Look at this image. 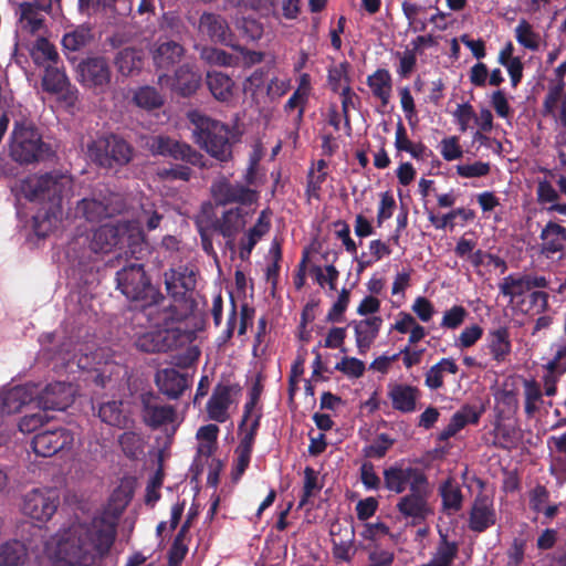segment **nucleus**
<instances>
[{
    "label": "nucleus",
    "instance_id": "19",
    "mask_svg": "<svg viewBox=\"0 0 566 566\" xmlns=\"http://www.w3.org/2000/svg\"><path fill=\"white\" fill-rule=\"evenodd\" d=\"M142 417L146 426L158 429L176 420V408L170 405H160L153 396L143 397Z\"/></svg>",
    "mask_w": 566,
    "mask_h": 566
},
{
    "label": "nucleus",
    "instance_id": "41",
    "mask_svg": "<svg viewBox=\"0 0 566 566\" xmlns=\"http://www.w3.org/2000/svg\"><path fill=\"white\" fill-rule=\"evenodd\" d=\"M76 213L81 214L90 222L99 221L103 218L112 216L109 207L103 201L94 198H84L78 201L76 206Z\"/></svg>",
    "mask_w": 566,
    "mask_h": 566
},
{
    "label": "nucleus",
    "instance_id": "63",
    "mask_svg": "<svg viewBox=\"0 0 566 566\" xmlns=\"http://www.w3.org/2000/svg\"><path fill=\"white\" fill-rule=\"evenodd\" d=\"M46 411L48 410L42 409L35 413L23 416L19 421L20 431L31 433L40 429L45 422L49 421Z\"/></svg>",
    "mask_w": 566,
    "mask_h": 566
},
{
    "label": "nucleus",
    "instance_id": "29",
    "mask_svg": "<svg viewBox=\"0 0 566 566\" xmlns=\"http://www.w3.org/2000/svg\"><path fill=\"white\" fill-rule=\"evenodd\" d=\"M380 316H371L358 322H353L356 338V346L360 355H365L374 340L377 338L381 327Z\"/></svg>",
    "mask_w": 566,
    "mask_h": 566
},
{
    "label": "nucleus",
    "instance_id": "59",
    "mask_svg": "<svg viewBox=\"0 0 566 566\" xmlns=\"http://www.w3.org/2000/svg\"><path fill=\"white\" fill-rule=\"evenodd\" d=\"M467 316L468 311L462 305H453L444 312L440 326L442 328L457 329L463 324Z\"/></svg>",
    "mask_w": 566,
    "mask_h": 566
},
{
    "label": "nucleus",
    "instance_id": "10",
    "mask_svg": "<svg viewBox=\"0 0 566 566\" xmlns=\"http://www.w3.org/2000/svg\"><path fill=\"white\" fill-rule=\"evenodd\" d=\"M60 505V496L52 489H33L29 491L22 503V513L34 522L45 524L55 514Z\"/></svg>",
    "mask_w": 566,
    "mask_h": 566
},
{
    "label": "nucleus",
    "instance_id": "9",
    "mask_svg": "<svg viewBox=\"0 0 566 566\" xmlns=\"http://www.w3.org/2000/svg\"><path fill=\"white\" fill-rule=\"evenodd\" d=\"M382 478L385 489L395 494H402L406 490L410 491L429 482L422 469L406 464L403 461L384 469Z\"/></svg>",
    "mask_w": 566,
    "mask_h": 566
},
{
    "label": "nucleus",
    "instance_id": "38",
    "mask_svg": "<svg viewBox=\"0 0 566 566\" xmlns=\"http://www.w3.org/2000/svg\"><path fill=\"white\" fill-rule=\"evenodd\" d=\"M459 367L453 358H441L431 366L424 375V385L431 390H438L443 386V373L457 374Z\"/></svg>",
    "mask_w": 566,
    "mask_h": 566
},
{
    "label": "nucleus",
    "instance_id": "21",
    "mask_svg": "<svg viewBox=\"0 0 566 566\" xmlns=\"http://www.w3.org/2000/svg\"><path fill=\"white\" fill-rule=\"evenodd\" d=\"M41 85L44 92L60 94L66 102H73L76 98V88L71 85L65 71L57 66L45 67Z\"/></svg>",
    "mask_w": 566,
    "mask_h": 566
},
{
    "label": "nucleus",
    "instance_id": "3",
    "mask_svg": "<svg viewBox=\"0 0 566 566\" xmlns=\"http://www.w3.org/2000/svg\"><path fill=\"white\" fill-rule=\"evenodd\" d=\"M116 284L122 294L135 303L130 319H138L139 315H146L150 319L157 318L156 315H161L165 319L172 317L174 310L160 307L167 304V300L151 283L143 264L129 263L122 268L116 273Z\"/></svg>",
    "mask_w": 566,
    "mask_h": 566
},
{
    "label": "nucleus",
    "instance_id": "34",
    "mask_svg": "<svg viewBox=\"0 0 566 566\" xmlns=\"http://www.w3.org/2000/svg\"><path fill=\"white\" fill-rule=\"evenodd\" d=\"M366 84L370 88L373 96L380 101L381 106L386 107L390 102L392 92L390 72L387 69H377L367 76Z\"/></svg>",
    "mask_w": 566,
    "mask_h": 566
},
{
    "label": "nucleus",
    "instance_id": "31",
    "mask_svg": "<svg viewBox=\"0 0 566 566\" xmlns=\"http://www.w3.org/2000/svg\"><path fill=\"white\" fill-rule=\"evenodd\" d=\"M541 252L546 256L563 252L566 245V228L557 222L548 221L542 229Z\"/></svg>",
    "mask_w": 566,
    "mask_h": 566
},
{
    "label": "nucleus",
    "instance_id": "25",
    "mask_svg": "<svg viewBox=\"0 0 566 566\" xmlns=\"http://www.w3.org/2000/svg\"><path fill=\"white\" fill-rule=\"evenodd\" d=\"M496 523V513L492 502L486 496H476L469 515V528L483 533Z\"/></svg>",
    "mask_w": 566,
    "mask_h": 566
},
{
    "label": "nucleus",
    "instance_id": "27",
    "mask_svg": "<svg viewBox=\"0 0 566 566\" xmlns=\"http://www.w3.org/2000/svg\"><path fill=\"white\" fill-rule=\"evenodd\" d=\"M196 272L188 266L171 270V274L166 277L167 291L176 301L184 300L196 289Z\"/></svg>",
    "mask_w": 566,
    "mask_h": 566
},
{
    "label": "nucleus",
    "instance_id": "36",
    "mask_svg": "<svg viewBox=\"0 0 566 566\" xmlns=\"http://www.w3.org/2000/svg\"><path fill=\"white\" fill-rule=\"evenodd\" d=\"M206 83L213 97L221 102L229 101L233 95V80L222 72H208Z\"/></svg>",
    "mask_w": 566,
    "mask_h": 566
},
{
    "label": "nucleus",
    "instance_id": "51",
    "mask_svg": "<svg viewBox=\"0 0 566 566\" xmlns=\"http://www.w3.org/2000/svg\"><path fill=\"white\" fill-rule=\"evenodd\" d=\"M396 439L391 438L388 433H379L371 444L365 446L363 454L369 459L384 458L389 449L395 444Z\"/></svg>",
    "mask_w": 566,
    "mask_h": 566
},
{
    "label": "nucleus",
    "instance_id": "7",
    "mask_svg": "<svg viewBox=\"0 0 566 566\" xmlns=\"http://www.w3.org/2000/svg\"><path fill=\"white\" fill-rule=\"evenodd\" d=\"M88 158L101 168L116 169L127 166L134 157V147L123 137L109 134L87 145Z\"/></svg>",
    "mask_w": 566,
    "mask_h": 566
},
{
    "label": "nucleus",
    "instance_id": "44",
    "mask_svg": "<svg viewBox=\"0 0 566 566\" xmlns=\"http://www.w3.org/2000/svg\"><path fill=\"white\" fill-rule=\"evenodd\" d=\"M30 54L36 65H41L44 62L55 64L59 61L56 48L45 36H39L34 41Z\"/></svg>",
    "mask_w": 566,
    "mask_h": 566
},
{
    "label": "nucleus",
    "instance_id": "57",
    "mask_svg": "<svg viewBox=\"0 0 566 566\" xmlns=\"http://www.w3.org/2000/svg\"><path fill=\"white\" fill-rule=\"evenodd\" d=\"M342 113L345 126L350 129L349 108L357 109L360 106L359 96L352 90L350 84H346L340 91Z\"/></svg>",
    "mask_w": 566,
    "mask_h": 566
},
{
    "label": "nucleus",
    "instance_id": "48",
    "mask_svg": "<svg viewBox=\"0 0 566 566\" xmlns=\"http://www.w3.org/2000/svg\"><path fill=\"white\" fill-rule=\"evenodd\" d=\"M499 289L502 295L510 297L511 302L530 291L525 275L515 276L513 274L505 276L499 284Z\"/></svg>",
    "mask_w": 566,
    "mask_h": 566
},
{
    "label": "nucleus",
    "instance_id": "23",
    "mask_svg": "<svg viewBox=\"0 0 566 566\" xmlns=\"http://www.w3.org/2000/svg\"><path fill=\"white\" fill-rule=\"evenodd\" d=\"M35 385L12 387L0 394V415H12L34 400Z\"/></svg>",
    "mask_w": 566,
    "mask_h": 566
},
{
    "label": "nucleus",
    "instance_id": "33",
    "mask_svg": "<svg viewBox=\"0 0 566 566\" xmlns=\"http://www.w3.org/2000/svg\"><path fill=\"white\" fill-rule=\"evenodd\" d=\"M97 416L102 422L119 429L127 428L132 422L122 400H107L98 406Z\"/></svg>",
    "mask_w": 566,
    "mask_h": 566
},
{
    "label": "nucleus",
    "instance_id": "50",
    "mask_svg": "<svg viewBox=\"0 0 566 566\" xmlns=\"http://www.w3.org/2000/svg\"><path fill=\"white\" fill-rule=\"evenodd\" d=\"M564 81H558L557 84L549 86L548 92L543 101L542 115L544 117L557 118V107L564 94Z\"/></svg>",
    "mask_w": 566,
    "mask_h": 566
},
{
    "label": "nucleus",
    "instance_id": "42",
    "mask_svg": "<svg viewBox=\"0 0 566 566\" xmlns=\"http://www.w3.org/2000/svg\"><path fill=\"white\" fill-rule=\"evenodd\" d=\"M458 543L450 542L447 535L441 534L439 544L430 560L439 566H452L458 557Z\"/></svg>",
    "mask_w": 566,
    "mask_h": 566
},
{
    "label": "nucleus",
    "instance_id": "55",
    "mask_svg": "<svg viewBox=\"0 0 566 566\" xmlns=\"http://www.w3.org/2000/svg\"><path fill=\"white\" fill-rule=\"evenodd\" d=\"M239 33L249 41H258L263 35V25L253 18H241L237 21Z\"/></svg>",
    "mask_w": 566,
    "mask_h": 566
},
{
    "label": "nucleus",
    "instance_id": "39",
    "mask_svg": "<svg viewBox=\"0 0 566 566\" xmlns=\"http://www.w3.org/2000/svg\"><path fill=\"white\" fill-rule=\"evenodd\" d=\"M117 71L124 76H130L139 72L143 67V57L140 51L134 48L120 50L115 57Z\"/></svg>",
    "mask_w": 566,
    "mask_h": 566
},
{
    "label": "nucleus",
    "instance_id": "52",
    "mask_svg": "<svg viewBox=\"0 0 566 566\" xmlns=\"http://www.w3.org/2000/svg\"><path fill=\"white\" fill-rule=\"evenodd\" d=\"M560 199L559 189L557 190L552 180L547 177L539 178L536 185V201L541 206L555 205Z\"/></svg>",
    "mask_w": 566,
    "mask_h": 566
},
{
    "label": "nucleus",
    "instance_id": "58",
    "mask_svg": "<svg viewBox=\"0 0 566 566\" xmlns=\"http://www.w3.org/2000/svg\"><path fill=\"white\" fill-rule=\"evenodd\" d=\"M350 300V293L347 289H343L338 295L337 301L333 304L331 310L326 315V322L328 323H339L344 318V313L346 312Z\"/></svg>",
    "mask_w": 566,
    "mask_h": 566
},
{
    "label": "nucleus",
    "instance_id": "15",
    "mask_svg": "<svg viewBox=\"0 0 566 566\" xmlns=\"http://www.w3.org/2000/svg\"><path fill=\"white\" fill-rule=\"evenodd\" d=\"M72 432L63 427L46 429L36 433L32 439V449L36 455L49 458L59 451L71 447Z\"/></svg>",
    "mask_w": 566,
    "mask_h": 566
},
{
    "label": "nucleus",
    "instance_id": "12",
    "mask_svg": "<svg viewBox=\"0 0 566 566\" xmlns=\"http://www.w3.org/2000/svg\"><path fill=\"white\" fill-rule=\"evenodd\" d=\"M198 33L216 44L242 52L227 19L221 14L205 11L198 20Z\"/></svg>",
    "mask_w": 566,
    "mask_h": 566
},
{
    "label": "nucleus",
    "instance_id": "46",
    "mask_svg": "<svg viewBox=\"0 0 566 566\" xmlns=\"http://www.w3.org/2000/svg\"><path fill=\"white\" fill-rule=\"evenodd\" d=\"M119 447L123 453L134 460L144 451V439L134 431H125L118 438Z\"/></svg>",
    "mask_w": 566,
    "mask_h": 566
},
{
    "label": "nucleus",
    "instance_id": "47",
    "mask_svg": "<svg viewBox=\"0 0 566 566\" xmlns=\"http://www.w3.org/2000/svg\"><path fill=\"white\" fill-rule=\"evenodd\" d=\"M525 396V413L533 417L538 410V403L542 402V391L539 384L534 379H525L523 382Z\"/></svg>",
    "mask_w": 566,
    "mask_h": 566
},
{
    "label": "nucleus",
    "instance_id": "26",
    "mask_svg": "<svg viewBox=\"0 0 566 566\" xmlns=\"http://www.w3.org/2000/svg\"><path fill=\"white\" fill-rule=\"evenodd\" d=\"M155 382L161 394L169 399H178L189 387L188 377L175 368H164L156 373Z\"/></svg>",
    "mask_w": 566,
    "mask_h": 566
},
{
    "label": "nucleus",
    "instance_id": "24",
    "mask_svg": "<svg viewBox=\"0 0 566 566\" xmlns=\"http://www.w3.org/2000/svg\"><path fill=\"white\" fill-rule=\"evenodd\" d=\"M212 196L218 205L226 206L232 202L251 203L254 199V191L240 185L231 184L227 180L212 185Z\"/></svg>",
    "mask_w": 566,
    "mask_h": 566
},
{
    "label": "nucleus",
    "instance_id": "6",
    "mask_svg": "<svg viewBox=\"0 0 566 566\" xmlns=\"http://www.w3.org/2000/svg\"><path fill=\"white\" fill-rule=\"evenodd\" d=\"M189 119L193 125V140L200 148L219 161L227 163L232 159V146L237 136L227 124L199 112H191Z\"/></svg>",
    "mask_w": 566,
    "mask_h": 566
},
{
    "label": "nucleus",
    "instance_id": "60",
    "mask_svg": "<svg viewBox=\"0 0 566 566\" xmlns=\"http://www.w3.org/2000/svg\"><path fill=\"white\" fill-rule=\"evenodd\" d=\"M335 369L352 378H359L365 373V364L355 357H343L335 366Z\"/></svg>",
    "mask_w": 566,
    "mask_h": 566
},
{
    "label": "nucleus",
    "instance_id": "35",
    "mask_svg": "<svg viewBox=\"0 0 566 566\" xmlns=\"http://www.w3.org/2000/svg\"><path fill=\"white\" fill-rule=\"evenodd\" d=\"M41 11L43 10L35 3L28 1L19 3L17 11L19 14L18 21L24 32L34 35L44 27L45 20Z\"/></svg>",
    "mask_w": 566,
    "mask_h": 566
},
{
    "label": "nucleus",
    "instance_id": "56",
    "mask_svg": "<svg viewBox=\"0 0 566 566\" xmlns=\"http://www.w3.org/2000/svg\"><path fill=\"white\" fill-rule=\"evenodd\" d=\"M349 64L348 62H342L338 65H333L327 71V83L329 88L337 93L340 90V83L344 80L346 84L350 83L348 77Z\"/></svg>",
    "mask_w": 566,
    "mask_h": 566
},
{
    "label": "nucleus",
    "instance_id": "64",
    "mask_svg": "<svg viewBox=\"0 0 566 566\" xmlns=\"http://www.w3.org/2000/svg\"><path fill=\"white\" fill-rule=\"evenodd\" d=\"M360 481L367 490L377 491L380 489L381 480L375 471V465L371 462H364L359 469Z\"/></svg>",
    "mask_w": 566,
    "mask_h": 566
},
{
    "label": "nucleus",
    "instance_id": "37",
    "mask_svg": "<svg viewBox=\"0 0 566 566\" xmlns=\"http://www.w3.org/2000/svg\"><path fill=\"white\" fill-rule=\"evenodd\" d=\"M442 500V510L447 514H454L462 509L463 494L459 484L453 479H447L439 488Z\"/></svg>",
    "mask_w": 566,
    "mask_h": 566
},
{
    "label": "nucleus",
    "instance_id": "30",
    "mask_svg": "<svg viewBox=\"0 0 566 566\" xmlns=\"http://www.w3.org/2000/svg\"><path fill=\"white\" fill-rule=\"evenodd\" d=\"M486 344L492 359L497 364L504 363L512 352L510 331L506 326L490 329L486 335Z\"/></svg>",
    "mask_w": 566,
    "mask_h": 566
},
{
    "label": "nucleus",
    "instance_id": "18",
    "mask_svg": "<svg viewBox=\"0 0 566 566\" xmlns=\"http://www.w3.org/2000/svg\"><path fill=\"white\" fill-rule=\"evenodd\" d=\"M171 81V90L182 97H189L193 95L201 84V75L198 70L186 63L180 65L170 77L167 74L159 75L158 82L164 84L165 82Z\"/></svg>",
    "mask_w": 566,
    "mask_h": 566
},
{
    "label": "nucleus",
    "instance_id": "11",
    "mask_svg": "<svg viewBox=\"0 0 566 566\" xmlns=\"http://www.w3.org/2000/svg\"><path fill=\"white\" fill-rule=\"evenodd\" d=\"M149 149L153 155L169 157L192 166L206 167L202 154L189 144L166 135L154 136L149 143Z\"/></svg>",
    "mask_w": 566,
    "mask_h": 566
},
{
    "label": "nucleus",
    "instance_id": "22",
    "mask_svg": "<svg viewBox=\"0 0 566 566\" xmlns=\"http://www.w3.org/2000/svg\"><path fill=\"white\" fill-rule=\"evenodd\" d=\"M387 396L394 410L401 413H412L417 410L421 391L416 386L395 382L388 385Z\"/></svg>",
    "mask_w": 566,
    "mask_h": 566
},
{
    "label": "nucleus",
    "instance_id": "1",
    "mask_svg": "<svg viewBox=\"0 0 566 566\" xmlns=\"http://www.w3.org/2000/svg\"><path fill=\"white\" fill-rule=\"evenodd\" d=\"M116 538V523L94 517L85 527H72L52 536L44 545L50 566H93L106 557Z\"/></svg>",
    "mask_w": 566,
    "mask_h": 566
},
{
    "label": "nucleus",
    "instance_id": "45",
    "mask_svg": "<svg viewBox=\"0 0 566 566\" xmlns=\"http://www.w3.org/2000/svg\"><path fill=\"white\" fill-rule=\"evenodd\" d=\"M93 39L90 29L78 28L67 32L62 38V46L65 52H77L84 49Z\"/></svg>",
    "mask_w": 566,
    "mask_h": 566
},
{
    "label": "nucleus",
    "instance_id": "4",
    "mask_svg": "<svg viewBox=\"0 0 566 566\" xmlns=\"http://www.w3.org/2000/svg\"><path fill=\"white\" fill-rule=\"evenodd\" d=\"M160 307H169L175 311L171 318H164L161 315H156L157 318L150 319L146 315H139L138 319H132L137 325L144 326L149 324L155 327L154 331L145 332L137 336L135 346L144 353H166L179 346H182L189 340L188 332L181 329L177 324L181 321L182 314L176 305L168 302L160 305Z\"/></svg>",
    "mask_w": 566,
    "mask_h": 566
},
{
    "label": "nucleus",
    "instance_id": "2",
    "mask_svg": "<svg viewBox=\"0 0 566 566\" xmlns=\"http://www.w3.org/2000/svg\"><path fill=\"white\" fill-rule=\"evenodd\" d=\"M72 176L61 170L31 175L21 181L20 192L27 200L48 206L33 217V229L38 237H46L51 218L56 219L62 213L63 199L72 193Z\"/></svg>",
    "mask_w": 566,
    "mask_h": 566
},
{
    "label": "nucleus",
    "instance_id": "43",
    "mask_svg": "<svg viewBox=\"0 0 566 566\" xmlns=\"http://www.w3.org/2000/svg\"><path fill=\"white\" fill-rule=\"evenodd\" d=\"M133 99L138 107L147 111L160 108L165 103V98L159 91L148 85L139 87Z\"/></svg>",
    "mask_w": 566,
    "mask_h": 566
},
{
    "label": "nucleus",
    "instance_id": "61",
    "mask_svg": "<svg viewBox=\"0 0 566 566\" xmlns=\"http://www.w3.org/2000/svg\"><path fill=\"white\" fill-rule=\"evenodd\" d=\"M266 75L268 71L264 67H259L244 81L243 90L250 94L252 99L256 101L259 91L265 84Z\"/></svg>",
    "mask_w": 566,
    "mask_h": 566
},
{
    "label": "nucleus",
    "instance_id": "40",
    "mask_svg": "<svg viewBox=\"0 0 566 566\" xmlns=\"http://www.w3.org/2000/svg\"><path fill=\"white\" fill-rule=\"evenodd\" d=\"M27 556L28 549L20 541H8L0 545V566H18Z\"/></svg>",
    "mask_w": 566,
    "mask_h": 566
},
{
    "label": "nucleus",
    "instance_id": "5",
    "mask_svg": "<svg viewBox=\"0 0 566 566\" xmlns=\"http://www.w3.org/2000/svg\"><path fill=\"white\" fill-rule=\"evenodd\" d=\"M116 247L125 248V254L136 260L142 258L147 243L136 221L105 223L93 231L90 249L94 253H108Z\"/></svg>",
    "mask_w": 566,
    "mask_h": 566
},
{
    "label": "nucleus",
    "instance_id": "14",
    "mask_svg": "<svg viewBox=\"0 0 566 566\" xmlns=\"http://www.w3.org/2000/svg\"><path fill=\"white\" fill-rule=\"evenodd\" d=\"M78 81L88 88L104 92L111 83L112 72L105 56H88L77 65Z\"/></svg>",
    "mask_w": 566,
    "mask_h": 566
},
{
    "label": "nucleus",
    "instance_id": "54",
    "mask_svg": "<svg viewBox=\"0 0 566 566\" xmlns=\"http://www.w3.org/2000/svg\"><path fill=\"white\" fill-rule=\"evenodd\" d=\"M188 535L177 533L168 551V566H180L188 553Z\"/></svg>",
    "mask_w": 566,
    "mask_h": 566
},
{
    "label": "nucleus",
    "instance_id": "13",
    "mask_svg": "<svg viewBox=\"0 0 566 566\" xmlns=\"http://www.w3.org/2000/svg\"><path fill=\"white\" fill-rule=\"evenodd\" d=\"M429 495V482L417 488L415 486L409 493L399 499L396 509L405 518H411L413 525L420 524L431 513L428 503Z\"/></svg>",
    "mask_w": 566,
    "mask_h": 566
},
{
    "label": "nucleus",
    "instance_id": "28",
    "mask_svg": "<svg viewBox=\"0 0 566 566\" xmlns=\"http://www.w3.org/2000/svg\"><path fill=\"white\" fill-rule=\"evenodd\" d=\"M185 55V48L176 41H158L153 51V62L158 70H170Z\"/></svg>",
    "mask_w": 566,
    "mask_h": 566
},
{
    "label": "nucleus",
    "instance_id": "16",
    "mask_svg": "<svg viewBox=\"0 0 566 566\" xmlns=\"http://www.w3.org/2000/svg\"><path fill=\"white\" fill-rule=\"evenodd\" d=\"M34 400L43 410H65L74 401V388L64 381L50 382L41 391L35 390Z\"/></svg>",
    "mask_w": 566,
    "mask_h": 566
},
{
    "label": "nucleus",
    "instance_id": "49",
    "mask_svg": "<svg viewBox=\"0 0 566 566\" xmlns=\"http://www.w3.org/2000/svg\"><path fill=\"white\" fill-rule=\"evenodd\" d=\"M516 41L531 51H537L539 49V34L533 30L532 24L522 19L515 28Z\"/></svg>",
    "mask_w": 566,
    "mask_h": 566
},
{
    "label": "nucleus",
    "instance_id": "8",
    "mask_svg": "<svg viewBox=\"0 0 566 566\" xmlns=\"http://www.w3.org/2000/svg\"><path fill=\"white\" fill-rule=\"evenodd\" d=\"M10 156L20 164L43 161L53 156L51 147L33 126L17 123L11 134Z\"/></svg>",
    "mask_w": 566,
    "mask_h": 566
},
{
    "label": "nucleus",
    "instance_id": "17",
    "mask_svg": "<svg viewBox=\"0 0 566 566\" xmlns=\"http://www.w3.org/2000/svg\"><path fill=\"white\" fill-rule=\"evenodd\" d=\"M247 214L248 212L240 207L230 208L211 222L210 229L222 235L226 239V247L233 250L237 235L245 227Z\"/></svg>",
    "mask_w": 566,
    "mask_h": 566
},
{
    "label": "nucleus",
    "instance_id": "20",
    "mask_svg": "<svg viewBox=\"0 0 566 566\" xmlns=\"http://www.w3.org/2000/svg\"><path fill=\"white\" fill-rule=\"evenodd\" d=\"M238 385L219 382L213 388L212 395L207 402L208 417L211 420L223 423L228 420V409L232 403L231 396L238 391Z\"/></svg>",
    "mask_w": 566,
    "mask_h": 566
},
{
    "label": "nucleus",
    "instance_id": "53",
    "mask_svg": "<svg viewBox=\"0 0 566 566\" xmlns=\"http://www.w3.org/2000/svg\"><path fill=\"white\" fill-rule=\"evenodd\" d=\"M200 57L211 65L232 66L235 57L224 50L206 46L200 52Z\"/></svg>",
    "mask_w": 566,
    "mask_h": 566
},
{
    "label": "nucleus",
    "instance_id": "32",
    "mask_svg": "<svg viewBox=\"0 0 566 566\" xmlns=\"http://www.w3.org/2000/svg\"><path fill=\"white\" fill-rule=\"evenodd\" d=\"M270 210H262L256 223L249 229L245 238H242L240 241V258L241 260H247L250 258L252 250L254 249L258 241L265 235L271 228L270 222Z\"/></svg>",
    "mask_w": 566,
    "mask_h": 566
},
{
    "label": "nucleus",
    "instance_id": "62",
    "mask_svg": "<svg viewBox=\"0 0 566 566\" xmlns=\"http://www.w3.org/2000/svg\"><path fill=\"white\" fill-rule=\"evenodd\" d=\"M321 488L322 486L318 485L317 472L313 468L306 467L304 469L303 495L300 500L298 506H304L308 502L310 497L314 495V492L319 491Z\"/></svg>",
    "mask_w": 566,
    "mask_h": 566
}]
</instances>
